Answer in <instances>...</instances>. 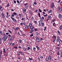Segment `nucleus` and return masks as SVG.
Returning <instances> with one entry per match:
<instances>
[{
	"mask_svg": "<svg viewBox=\"0 0 62 62\" xmlns=\"http://www.w3.org/2000/svg\"><path fill=\"white\" fill-rule=\"evenodd\" d=\"M39 11L40 12H42V11H41V10L39 9Z\"/></svg>",
	"mask_w": 62,
	"mask_h": 62,
	"instance_id": "e433bc0d",
	"label": "nucleus"
},
{
	"mask_svg": "<svg viewBox=\"0 0 62 62\" xmlns=\"http://www.w3.org/2000/svg\"><path fill=\"white\" fill-rule=\"evenodd\" d=\"M38 15L39 16V17H40V18L41 17V16H40V13H39L38 14Z\"/></svg>",
	"mask_w": 62,
	"mask_h": 62,
	"instance_id": "f704fd0d",
	"label": "nucleus"
},
{
	"mask_svg": "<svg viewBox=\"0 0 62 62\" xmlns=\"http://www.w3.org/2000/svg\"><path fill=\"white\" fill-rule=\"evenodd\" d=\"M29 30L30 32V33H32L34 31V30L31 29H29Z\"/></svg>",
	"mask_w": 62,
	"mask_h": 62,
	"instance_id": "9d476101",
	"label": "nucleus"
},
{
	"mask_svg": "<svg viewBox=\"0 0 62 62\" xmlns=\"http://www.w3.org/2000/svg\"><path fill=\"white\" fill-rule=\"evenodd\" d=\"M39 33L38 32H36V33H35V34L36 35H39Z\"/></svg>",
	"mask_w": 62,
	"mask_h": 62,
	"instance_id": "864d4df0",
	"label": "nucleus"
},
{
	"mask_svg": "<svg viewBox=\"0 0 62 62\" xmlns=\"http://www.w3.org/2000/svg\"><path fill=\"white\" fill-rule=\"evenodd\" d=\"M4 50L3 51V53H6V50L5 49H3Z\"/></svg>",
	"mask_w": 62,
	"mask_h": 62,
	"instance_id": "a878e982",
	"label": "nucleus"
},
{
	"mask_svg": "<svg viewBox=\"0 0 62 62\" xmlns=\"http://www.w3.org/2000/svg\"><path fill=\"white\" fill-rule=\"evenodd\" d=\"M57 9L60 12H61V11H62V9L61 8H60V7H58L57 8Z\"/></svg>",
	"mask_w": 62,
	"mask_h": 62,
	"instance_id": "39448f33",
	"label": "nucleus"
},
{
	"mask_svg": "<svg viewBox=\"0 0 62 62\" xmlns=\"http://www.w3.org/2000/svg\"><path fill=\"white\" fill-rule=\"evenodd\" d=\"M48 12L49 13H51V12H52V10H49L48 11Z\"/></svg>",
	"mask_w": 62,
	"mask_h": 62,
	"instance_id": "2f4dec72",
	"label": "nucleus"
},
{
	"mask_svg": "<svg viewBox=\"0 0 62 62\" xmlns=\"http://www.w3.org/2000/svg\"><path fill=\"white\" fill-rule=\"evenodd\" d=\"M57 55H59V52H58V53H57Z\"/></svg>",
	"mask_w": 62,
	"mask_h": 62,
	"instance_id": "0e129e2a",
	"label": "nucleus"
},
{
	"mask_svg": "<svg viewBox=\"0 0 62 62\" xmlns=\"http://www.w3.org/2000/svg\"><path fill=\"white\" fill-rule=\"evenodd\" d=\"M59 40H60V38L58 36L56 39L57 42H58L59 41Z\"/></svg>",
	"mask_w": 62,
	"mask_h": 62,
	"instance_id": "20e7f679",
	"label": "nucleus"
},
{
	"mask_svg": "<svg viewBox=\"0 0 62 62\" xmlns=\"http://www.w3.org/2000/svg\"><path fill=\"white\" fill-rule=\"evenodd\" d=\"M52 21L53 22H55V19L52 20Z\"/></svg>",
	"mask_w": 62,
	"mask_h": 62,
	"instance_id": "774afa93",
	"label": "nucleus"
},
{
	"mask_svg": "<svg viewBox=\"0 0 62 62\" xmlns=\"http://www.w3.org/2000/svg\"><path fill=\"white\" fill-rule=\"evenodd\" d=\"M6 16L8 18V12L7 13V15Z\"/></svg>",
	"mask_w": 62,
	"mask_h": 62,
	"instance_id": "a211bd4d",
	"label": "nucleus"
},
{
	"mask_svg": "<svg viewBox=\"0 0 62 62\" xmlns=\"http://www.w3.org/2000/svg\"><path fill=\"white\" fill-rule=\"evenodd\" d=\"M13 14H14V15H16V16L17 15V14L15 12L13 13Z\"/></svg>",
	"mask_w": 62,
	"mask_h": 62,
	"instance_id": "7c9ffc66",
	"label": "nucleus"
},
{
	"mask_svg": "<svg viewBox=\"0 0 62 62\" xmlns=\"http://www.w3.org/2000/svg\"><path fill=\"white\" fill-rule=\"evenodd\" d=\"M20 24H21V25H23V23H21Z\"/></svg>",
	"mask_w": 62,
	"mask_h": 62,
	"instance_id": "8fccbe9b",
	"label": "nucleus"
},
{
	"mask_svg": "<svg viewBox=\"0 0 62 62\" xmlns=\"http://www.w3.org/2000/svg\"><path fill=\"white\" fill-rule=\"evenodd\" d=\"M28 4V3H26V4H25L24 5L25 6H27V4Z\"/></svg>",
	"mask_w": 62,
	"mask_h": 62,
	"instance_id": "49530a36",
	"label": "nucleus"
},
{
	"mask_svg": "<svg viewBox=\"0 0 62 62\" xmlns=\"http://www.w3.org/2000/svg\"><path fill=\"white\" fill-rule=\"evenodd\" d=\"M49 60L48 57H47L46 58V61H48Z\"/></svg>",
	"mask_w": 62,
	"mask_h": 62,
	"instance_id": "5701e85b",
	"label": "nucleus"
},
{
	"mask_svg": "<svg viewBox=\"0 0 62 62\" xmlns=\"http://www.w3.org/2000/svg\"><path fill=\"white\" fill-rule=\"evenodd\" d=\"M54 7V3H52L50 6V8H53Z\"/></svg>",
	"mask_w": 62,
	"mask_h": 62,
	"instance_id": "7ed1b4c3",
	"label": "nucleus"
},
{
	"mask_svg": "<svg viewBox=\"0 0 62 62\" xmlns=\"http://www.w3.org/2000/svg\"><path fill=\"white\" fill-rule=\"evenodd\" d=\"M36 40L37 41V42H40V41H41V40H40V39H38L37 40Z\"/></svg>",
	"mask_w": 62,
	"mask_h": 62,
	"instance_id": "b1692460",
	"label": "nucleus"
},
{
	"mask_svg": "<svg viewBox=\"0 0 62 62\" xmlns=\"http://www.w3.org/2000/svg\"><path fill=\"white\" fill-rule=\"evenodd\" d=\"M8 31L9 32H10V33H11V34H12V32H11V31H10V30H8Z\"/></svg>",
	"mask_w": 62,
	"mask_h": 62,
	"instance_id": "09e8293b",
	"label": "nucleus"
},
{
	"mask_svg": "<svg viewBox=\"0 0 62 62\" xmlns=\"http://www.w3.org/2000/svg\"><path fill=\"white\" fill-rule=\"evenodd\" d=\"M21 20H24V18H22Z\"/></svg>",
	"mask_w": 62,
	"mask_h": 62,
	"instance_id": "6e6d98bb",
	"label": "nucleus"
},
{
	"mask_svg": "<svg viewBox=\"0 0 62 62\" xmlns=\"http://www.w3.org/2000/svg\"><path fill=\"white\" fill-rule=\"evenodd\" d=\"M26 24V23H23V25H25Z\"/></svg>",
	"mask_w": 62,
	"mask_h": 62,
	"instance_id": "e2e57ef3",
	"label": "nucleus"
},
{
	"mask_svg": "<svg viewBox=\"0 0 62 62\" xmlns=\"http://www.w3.org/2000/svg\"><path fill=\"white\" fill-rule=\"evenodd\" d=\"M14 48H15L16 49H17L18 48L17 47V46H14Z\"/></svg>",
	"mask_w": 62,
	"mask_h": 62,
	"instance_id": "338daca9",
	"label": "nucleus"
},
{
	"mask_svg": "<svg viewBox=\"0 0 62 62\" xmlns=\"http://www.w3.org/2000/svg\"><path fill=\"white\" fill-rule=\"evenodd\" d=\"M53 25L54 26L55 25V23L54 22L53 23Z\"/></svg>",
	"mask_w": 62,
	"mask_h": 62,
	"instance_id": "603ef678",
	"label": "nucleus"
},
{
	"mask_svg": "<svg viewBox=\"0 0 62 62\" xmlns=\"http://www.w3.org/2000/svg\"><path fill=\"white\" fill-rule=\"evenodd\" d=\"M29 27V26L28 25H26L25 27V29H28Z\"/></svg>",
	"mask_w": 62,
	"mask_h": 62,
	"instance_id": "6ab92c4d",
	"label": "nucleus"
},
{
	"mask_svg": "<svg viewBox=\"0 0 62 62\" xmlns=\"http://www.w3.org/2000/svg\"><path fill=\"white\" fill-rule=\"evenodd\" d=\"M41 24H42V26H44V24L43 23V22L41 23Z\"/></svg>",
	"mask_w": 62,
	"mask_h": 62,
	"instance_id": "cd10ccee",
	"label": "nucleus"
},
{
	"mask_svg": "<svg viewBox=\"0 0 62 62\" xmlns=\"http://www.w3.org/2000/svg\"><path fill=\"white\" fill-rule=\"evenodd\" d=\"M1 15L2 16L3 18H5V15H4V13H2L1 14Z\"/></svg>",
	"mask_w": 62,
	"mask_h": 62,
	"instance_id": "f8f14e48",
	"label": "nucleus"
},
{
	"mask_svg": "<svg viewBox=\"0 0 62 62\" xmlns=\"http://www.w3.org/2000/svg\"><path fill=\"white\" fill-rule=\"evenodd\" d=\"M16 17H17L16 19H18V21H21V18L20 16H16Z\"/></svg>",
	"mask_w": 62,
	"mask_h": 62,
	"instance_id": "423d86ee",
	"label": "nucleus"
},
{
	"mask_svg": "<svg viewBox=\"0 0 62 62\" xmlns=\"http://www.w3.org/2000/svg\"><path fill=\"white\" fill-rule=\"evenodd\" d=\"M2 36H6V35L5 34H3L2 35Z\"/></svg>",
	"mask_w": 62,
	"mask_h": 62,
	"instance_id": "13d9d810",
	"label": "nucleus"
},
{
	"mask_svg": "<svg viewBox=\"0 0 62 62\" xmlns=\"http://www.w3.org/2000/svg\"><path fill=\"white\" fill-rule=\"evenodd\" d=\"M57 32L59 35H61V33H60V31H59V30H58Z\"/></svg>",
	"mask_w": 62,
	"mask_h": 62,
	"instance_id": "c85d7f7f",
	"label": "nucleus"
},
{
	"mask_svg": "<svg viewBox=\"0 0 62 62\" xmlns=\"http://www.w3.org/2000/svg\"><path fill=\"white\" fill-rule=\"evenodd\" d=\"M51 58H52V57L51 56H49L48 57V59H49V61H51Z\"/></svg>",
	"mask_w": 62,
	"mask_h": 62,
	"instance_id": "dca6fc26",
	"label": "nucleus"
},
{
	"mask_svg": "<svg viewBox=\"0 0 62 62\" xmlns=\"http://www.w3.org/2000/svg\"><path fill=\"white\" fill-rule=\"evenodd\" d=\"M58 17L60 19H61L62 18V16L61 14H59L58 16Z\"/></svg>",
	"mask_w": 62,
	"mask_h": 62,
	"instance_id": "6e6552de",
	"label": "nucleus"
},
{
	"mask_svg": "<svg viewBox=\"0 0 62 62\" xmlns=\"http://www.w3.org/2000/svg\"><path fill=\"white\" fill-rule=\"evenodd\" d=\"M10 17L11 18H12V20H13V21H14L15 23L16 22V20H15L14 18H13L12 17H11V16Z\"/></svg>",
	"mask_w": 62,
	"mask_h": 62,
	"instance_id": "0eeeda50",
	"label": "nucleus"
},
{
	"mask_svg": "<svg viewBox=\"0 0 62 62\" xmlns=\"http://www.w3.org/2000/svg\"><path fill=\"white\" fill-rule=\"evenodd\" d=\"M36 47L37 48L38 50H39V47L38 46H36Z\"/></svg>",
	"mask_w": 62,
	"mask_h": 62,
	"instance_id": "473e14b6",
	"label": "nucleus"
},
{
	"mask_svg": "<svg viewBox=\"0 0 62 62\" xmlns=\"http://www.w3.org/2000/svg\"><path fill=\"white\" fill-rule=\"evenodd\" d=\"M8 38V37L7 36H4L2 38V39L3 40H4V41H6V40H7V39Z\"/></svg>",
	"mask_w": 62,
	"mask_h": 62,
	"instance_id": "f03ea898",
	"label": "nucleus"
},
{
	"mask_svg": "<svg viewBox=\"0 0 62 62\" xmlns=\"http://www.w3.org/2000/svg\"><path fill=\"white\" fill-rule=\"evenodd\" d=\"M32 23H29V27H30L31 26H32Z\"/></svg>",
	"mask_w": 62,
	"mask_h": 62,
	"instance_id": "ddd939ff",
	"label": "nucleus"
},
{
	"mask_svg": "<svg viewBox=\"0 0 62 62\" xmlns=\"http://www.w3.org/2000/svg\"><path fill=\"white\" fill-rule=\"evenodd\" d=\"M34 5H37V3H36L35 2H34Z\"/></svg>",
	"mask_w": 62,
	"mask_h": 62,
	"instance_id": "5fc2aeb1",
	"label": "nucleus"
},
{
	"mask_svg": "<svg viewBox=\"0 0 62 62\" xmlns=\"http://www.w3.org/2000/svg\"><path fill=\"white\" fill-rule=\"evenodd\" d=\"M1 31L0 32V34L2 35V34H3V32L2 31Z\"/></svg>",
	"mask_w": 62,
	"mask_h": 62,
	"instance_id": "a19ab883",
	"label": "nucleus"
},
{
	"mask_svg": "<svg viewBox=\"0 0 62 62\" xmlns=\"http://www.w3.org/2000/svg\"><path fill=\"white\" fill-rule=\"evenodd\" d=\"M0 54H2V50L1 49L0 50Z\"/></svg>",
	"mask_w": 62,
	"mask_h": 62,
	"instance_id": "79ce46f5",
	"label": "nucleus"
},
{
	"mask_svg": "<svg viewBox=\"0 0 62 62\" xmlns=\"http://www.w3.org/2000/svg\"><path fill=\"white\" fill-rule=\"evenodd\" d=\"M36 48L35 47H33V50L34 51H36Z\"/></svg>",
	"mask_w": 62,
	"mask_h": 62,
	"instance_id": "c9c22d12",
	"label": "nucleus"
},
{
	"mask_svg": "<svg viewBox=\"0 0 62 62\" xmlns=\"http://www.w3.org/2000/svg\"><path fill=\"white\" fill-rule=\"evenodd\" d=\"M19 16L20 17H21V18H22V15L21 14H19Z\"/></svg>",
	"mask_w": 62,
	"mask_h": 62,
	"instance_id": "c756f323",
	"label": "nucleus"
},
{
	"mask_svg": "<svg viewBox=\"0 0 62 62\" xmlns=\"http://www.w3.org/2000/svg\"><path fill=\"white\" fill-rule=\"evenodd\" d=\"M12 45H13V46H14V45H15V44L14 43H12Z\"/></svg>",
	"mask_w": 62,
	"mask_h": 62,
	"instance_id": "a18cd8bd",
	"label": "nucleus"
},
{
	"mask_svg": "<svg viewBox=\"0 0 62 62\" xmlns=\"http://www.w3.org/2000/svg\"><path fill=\"white\" fill-rule=\"evenodd\" d=\"M33 34H31L30 35V37H33Z\"/></svg>",
	"mask_w": 62,
	"mask_h": 62,
	"instance_id": "bf43d9fd",
	"label": "nucleus"
},
{
	"mask_svg": "<svg viewBox=\"0 0 62 62\" xmlns=\"http://www.w3.org/2000/svg\"><path fill=\"white\" fill-rule=\"evenodd\" d=\"M19 42L20 43H22V42H23V41L21 39H19Z\"/></svg>",
	"mask_w": 62,
	"mask_h": 62,
	"instance_id": "4be33fe9",
	"label": "nucleus"
},
{
	"mask_svg": "<svg viewBox=\"0 0 62 62\" xmlns=\"http://www.w3.org/2000/svg\"><path fill=\"white\" fill-rule=\"evenodd\" d=\"M23 50L25 51H26V49L25 48H23Z\"/></svg>",
	"mask_w": 62,
	"mask_h": 62,
	"instance_id": "69168bd1",
	"label": "nucleus"
},
{
	"mask_svg": "<svg viewBox=\"0 0 62 62\" xmlns=\"http://www.w3.org/2000/svg\"><path fill=\"white\" fill-rule=\"evenodd\" d=\"M29 13L31 15H33V13L31 10H29Z\"/></svg>",
	"mask_w": 62,
	"mask_h": 62,
	"instance_id": "2eb2a0df",
	"label": "nucleus"
},
{
	"mask_svg": "<svg viewBox=\"0 0 62 62\" xmlns=\"http://www.w3.org/2000/svg\"><path fill=\"white\" fill-rule=\"evenodd\" d=\"M26 19H27V21L28 22H29V17H27V16H26Z\"/></svg>",
	"mask_w": 62,
	"mask_h": 62,
	"instance_id": "aec40b11",
	"label": "nucleus"
},
{
	"mask_svg": "<svg viewBox=\"0 0 62 62\" xmlns=\"http://www.w3.org/2000/svg\"><path fill=\"white\" fill-rule=\"evenodd\" d=\"M46 27H44V31H45V30H46Z\"/></svg>",
	"mask_w": 62,
	"mask_h": 62,
	"instance_id": "680f3d73",
	"label": "nucleus"
},
{
	"mask_svg": "<svg viewBox=\"0 0 62 62\" xmlns=\"http://www.w3.org/2000/svg\"><path fill=\"white\" fill-rule=\"evenodd\" d=\"M2 39L1 37H0V44H2Z\"/></svg>",
	"mask_w": 62,
	"mask_h": 62,
	"instance_id": "f3484780",
	"label": "nucleus"
},
{
	"mask_svg": "<svg viewBox=\"0 0 62 62\" xmlns=\"http://www.w3.org/2000/svg\"><path fill=\"white\" fill-rule=\"evenodd\" d=\"M59 29L60 30H62V25L60 26Z\"/></svg>",
	"mask_w": 62,
	"mask_h": 62,
	"instance_id": "412c9836",
	"label": "nucleus"
},
{
	"mask_svg": "<svg viewBox=\"0 0 62 62\" xmlns=\"http://www.w3.org/2000/svg\"><path fill=\"white\" fill-rule=\"evenodd\" d=\"M11 17H14L15 16V15L13 14L11 16Z\"/></svg>",
	"mask_w": 62,
	"mask_h": 62,
	"instance_id": "58836bf2",
	"label": "nucleus"
},
{
	"mask_svg": "<svg viewBox=\"0 0 62 62\" xmlns=\"http://www.w3.org/2000/svg\"><path fill=\"white\" fill-rule=\"evenodd\" d=\"M42 20H44V17L43 16L42 17Z\"/></svg>",
	"mask_w": 62,
	"mask_h": 62,
	"instance_id": "052dcab7",
	"label": "nucleus"
},
{
	"mask_svg": "<svg viewBox=\"0 0 62 62\" xmlns=\"http://www.w3.org/2000/svg\"><path fill=\"white\" fill-rule=\"evenodd\" d=\"M9 6V4H8L7 5V6H6V7H8Z\"/></svg>",
	"mask_w": 62,
	"mask_h": 62,
	"instance_id": "de8ad7c7",
	"label": "nucleus"
},
{
	"mask_svg": "<svg viewBox=\"0 0 62 62\" xmlns=\"http://www.w3.org/2000/svg\"><path fill=\"white\" fill-rule=\"evenodd\" d=\"M29 27H30V28L29 29L32 30L34 29V26H31Z\"/></svg>",
	"mask_w": 62,
	"mask_h": 62,
	"instance_id": "9b49d317",
	"label": "nucleus"
},
{
	"mask_svg": "<svg viewBox=\"0 0 62 62\" xmlns=\"http://www.w3.org/2000/svg\"><path fill=\"white\" fill-rule=\"evenodd\" d=\"M35 39H36V40H37L38 39H39V37L37 36H36L35 37Z\"/></svg>",
	"mask_w": 62,
	"mask_h": 62,
	"instance_id": "bb28decb",
	"label": "nucleus"
},
{
	"mask_svg": "<svg viewBox=\"0 0 62 62\" xmlns=\"http://www.w3.org/2000/svg\"><path fill=\"white\" fill-rule=\"evenodd\" d=\"M20 28H19V27H17L15 28V31H17V30H18Z\"/></svg>",
	"mask_w": 62,
	"mask_h": 62,
	"instance_id": "4468645a",
	"label": "nucleus"
},
{
	"mask_svg": "<svg viewBox=\"0 0 62 62\" xmlns=\"http://www.w3.org/2000/svg\"><path fill=\"white\" fill-rule=\"evenodd\" d=\"M55 40H56V39H53L52 41L54 43V41H55Z\"/></svg>",
	"mask_w": 62,
	"mask_h": 62,
	"instance_id": "ea45409f",
	"label": "nucleus"
},
{
	"mask_svg": "<svg viewBox=\"0 0 62 62\" xmlns=\"http://www.w3.org/2000/svg\"><path fill=\"white\" fill-rule=\"evenodd\" d=\"M35 31H38V29H34Z\"/></svg>",
	"mask_w": 62,
	"mask_h": 62,
	"instance_id": "4c0bfd02",
	"label": "nucleus"
},
{
	"mask_svg": "<svg viewBox=\"0 0 62 62\" xmlns=\"http://www.w3.org/2000/svg\"><path fill=\"white\" fill-rule=\"evenodd\" d=\"M48 18H49V19H51V16H48Z\"/></svg>",
	"mask_w": 62,
	"mask_h": 62,
	"instance_id": "3c124183",
	"label": "nucleus"
},
{
	"mask_svg": "<svg viewBox=\"0 0 62 62\" xmlns=\"http://www.w3.org/2000/svg\"><path fill=\"white\" fill-rule=\"evenodd\" d=\"M28 49H27V50L28 51V50H29L30 49H31V48L29 47H28Z\"/></svg>",
	"mask_w": 62,
	"mask_h": 62,
	"instance_id": "37998d69",
	"label": "nucleus"
},
{
	"mask_svg": "<svg viewBox=\"0 0 62 62\" xmlns=\"http://www.w3.org/2000/svg\"><path fill=\"white\" fill-rule=\"evenodd\" d=\"M22 9L23 13H26V10L24 8H23Z\"/></svg>",
	"mask_w": 62,
	"mask_h": 62,
	"instance_id": "1a4fd4ad",
	"label": "nucleus"
},
{
	"mask_svg": "<svg viewBox=\"0 0 62 62\" xmlns=\"http://www.w3.org/2000/svg\"><path fill=\"white\" fill-rule=\"evenodd\" d=\"M40 21L41 22V23L43 22H42V19H40Z\"/></svg>",
	"mask_w": 62,
	"mask_h": 62,
	"instance_id": "c03bdc74",
	"label": "nucleus"
},
{
	"mask_svg": "<svg viewBox=\"0 0 62 62\" xmlns=\"http://www.w3.org/2000/svg\"><path fill=\"white\" fill-rule=\"evenodd\" d=\"M25 8H28V5H27L26 6H25Z\"/></svg>",
	"mask_w": 62,
	"mask_h": 62,
	"instance_id": "72a5a7b5",
	"label": "nucleus"
},
{
	"mask_svg": "<svg viewBox=\"0 0 62 62\" xmlns=\"http://www.w3.org/2000/svg\"><path fill=\"white\" fill-rule=\"evenodd\" d=\"M52 38H53V39H56V37L54 35H53V36L52 37Z\"/></svg>",
	"mask_w": 62,
	"mask_h": 62,
	"instance_id": "393cba45",
	"label": "nucleus"
},
{
	"mask_svg": "<svg viewBox=\"0 0 62 62\" xmlns=\"http://www.w3.org/2000/svg\"><path fill=\"white\" fill-rule=\"evenodd\" d=\"M8 36L9 37V40L10 41H11L12 39L15 38V37L13 35L11 36L10 35H8Z\"/></svg>",
	"mask_w": 62,
	"mask_h": 62,
	"instance_id": "f257e3e1",
	"label": "nucleus"
},
{
	"mask_svg": "<svg viewBox=\"0 0 62 62\" xmlns=\"http://www.w3.org/2000/svg\"><path fill=\"white\" fill-rule=\"evenodd\" d=\"M31 19L32 20H34V17H32Z\"/></svg>",
	"mask_w": 62,
	"mask_h": 62,
	"instance_id": "4d7b16f0",
	"label": "nucleus"
}]
</instances>
